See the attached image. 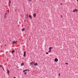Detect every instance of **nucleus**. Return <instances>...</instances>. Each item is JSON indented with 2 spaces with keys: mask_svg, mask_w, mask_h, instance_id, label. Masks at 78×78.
I'll return each mask as SVG.
<instances>
[{
  "mask_svg": "<svg viewBox=\"0 0 78 78\" xmlns=\"http://www.w3.org/2000/svg\"><path fill=\"white\" fill-rule=\"evenodd\" d=\"M60 5H62V3H61V4H60Z\"/></svg>",
  "mask_w": 78,
  "mask_h": 78,
  "instance_id": "a878e982",
  "label": "nucleus"
},
{
  "mask_svg": "<svg viewBox=\"0 0 78 78\" xmlns=\"http://www.w3.org/2000/svg\"><path fill=\"white\" fill-rule=\"evenodd\" d=\"M29 2H31V0H29Z\"/></svg>",
  "mask_w": 78,
  "mask_h": 78,
  "instance_id": "393cba45",
  "label": "nucleus"
},
{
  "mask_svg": "<svg viewBox=\"0 0 78 78\" xmlns=\"http://www.w3.org/2000/svg\"><path fill=\"white\" fill-rule=\"evenodd\" d=\"M13 78H16V77H14Z\"/></svg>",
  "mask_w": 78,
  "mask_h": 78,
  "instance_id": "2f4dec72",
  "label": "nucleus"
},
{
  "mask_svg": "<svg viewBox=\"0 0 78 78\" xmlns=\"http://www.w3.org/2000/svg\"><path fill=\"white\" fill-rule=\"evenodd\" d=\"M3 69V70H4V71H5V69H4V68H3V67L2 68Z\"/></svg>",
  "mask_w": 78,
  "mask_h": 78,
  "instance_id": "4be33fe9",
  "label": "nucleus"
},
{
  "mask_svg": "<svg viewBox=\"0 0 78 78\" xmlns=\"http://www.w3.org/2000/svg\"><path fill=\"white\" fill-rule=\"evenodd\" d=\"M58 75H59V76H60L61 75V74H60V73H59L58 74Z\"/></svg>",
  "mask_w": 78,
  "mask_h": 78,
  "instance_id": "412c9836",
  "label": "nucleus"
},
{
  "mask_svg": "<svg viewBox=\"0 0 78 78\" xmlns=\"http://www.w3.org/2000/svg\"><path fill=\"white\" fill-rule=\"evenodd\" d=\"M54 61L55 62H58V59L57 58H55L54 59Z\"/></svg>",
  "mask_w": 78,
  "mask_h": 78,
  "instance_id": "f03ea898",
  "label": "nucleus"
},
{
  "mask_svg": "<svg viewBox=\"0 0 78 78\" xmlns=\"http://www.w3.org/2000/svg\"><path fill=\"white\" fill-rule=\"evenodd\" d=\"M5 46H6V44H5Z\"/></svg>",
  "mask_w": 78,
  "mask_h": 78,
  "instance_id": "7c9ffc66",
  "label": "nucleus"
},
{
  "mask_svg": "<svg viewBox=\"0 0 78 78\" xmlns=\"http://www.w3.org/2000/svg\"><path fill=\"white\" fill-rule=\"evenodd\" d=\"M7 73H8V74H9V70H7Z\"/></svg>",
  "mask_w": 78,
  "mask_h": 78,
  "instance_id": "ddd939ff",
  "label": "nucleus"
},
{
  "mask_svg": "<svg viewBox=\"0 0 78 78\" xmlns=\"http://www.w3.org/2000/svg\"><path fill=\"white\" fill-rule=\"evenodd\" d=\"M6 16H4V18H5V19H6Z\"/></svg>",
  "mask_w": 78,
  "mask_h": 78,
  "instance_id": "aec40b11",
  "label": "nucleus"
},
{
  "mask_svg": "<svg viewBox=\"0 0 78 78\" xmlns=\"http://www.w3.org/2000/svg\"><path fill=\"white\" fill-rule=\"evenodd\" d=\"M33 16H34V17H36V14L34 13L33 14Z\"/></svg>",
  "mask_w": 78,
  "mask_h": 78,
  "instance_id": "423d86ee",
  "label": "nucleus"
},
{
  "mask_svg": "<svg viewBox=\"0 0 78 78\" xmlns=\"http://www.w3.org/2000/svg\"><path fill=\"white\" fill-rule=\"evenodd\" d=\"M78 11V10L76 9L73 10V12H76V11Z\"/></svg>",
  "mask_w": 78,
  "mask_h": 78,
  "instance_id": "0eeeda50",
  "label": "nucleus"
},
{
  "mask_svg": "<svg viewBox=\"0 0 78 78\" xmlns=\"http://www.w3.org/2000/svg\"><path fill=\"white\" fill-rule=\"evenodd\" d=\"M46 54L47 55V54H48V52H46Z\"/></svg>",
  "mask_w": 78,
  "mask_h": 78,
  "instance_id": "5701e85b",
  "label": "nucleus"
},
{
  "mask_svg": "<svg viewBox=\"0 0 78 78\" xmlns=\"http://www.w3.org/2000/svg\"><path fill=\"white\" fill-rule=\"evenodd\" d=\"M77 0V2H78V0Z\"/></svg>",
  "mask_w": 78,
  "mask_h": 78,
  "instance_id": "c756f323",
  "label": "nucleus"
},
{
  "mask_svg": "<svg viewBox=\"0 0 78 78\" xmlns=\"http://www.w3.org/2000/svg\"><path fill=\"white\" fill-rule=\"evenodd\" d=\"M28 15L27 14H26V16H27V17L28 16Z\"/></svg>",
  "mask_w": 78,
  "mask_h": 78,
  "instance_id": "b1692460",
  "label": "nucleus"
},
{
  "mask_svg": "<svg viewBox=\"0 0 78 78\" xmlns=\"http://www.w3.org/2000/svg\"><path fill=\"white\" fill-rule=\"evenodd\" d=\"M17 41H14L12 42V44H16V43H17Z\"/></svg>",
  "mask_w": 78,
  "mask_h": 78,
  "instance_id": "7ed1b4c3",
  "label": "nucleus"
},
{
  "mask_svg": "<svg viewBox=\"0 0 78 78\" xmlns=\"http://www.w3.org/2000/svg\"><path fill=\"white\" fill-rule=\"evenodd\" d=\"M24 65V63H22L21 64V66H23Z\"/></svg>",
  "mask_w": 78,
  "mask_h": 78,
  "instance_id": "9d476101",
  "label": "nucleus"
},
{
  "mask_svg": "<svg viewBox=\"0 0 78 78\" xmlns=\"http://www.w3.org/2000/svg\"><path fill=\"white\" fill-rule=\"evenodd\" d=\"M35 66H37V63H36L34 64Z\"/></svg>",
  "mask_w": 78,
  "mask_h": 78,
  "instance_id": "f8f14e48",
  "label": "nucleus"
},
{
  "mask_svg": "<svg viewBox=\"0 0 78 78\" xmlns=\"http://www.w3.org/2000/svg\"><path fill=\"white\" fill-rule=\"evenodd\" d=\"M10 4H11V1H10V0H9V6H10Z\"/></svg>",
  "mask_w": 78,
  "mask_h": 78,
  "instance_id": "1a4fd4ad",
  "label": "nucleus"
},
{
  "mask_svg": "<svg viewBox=\"0 0 78 78\" xmlns=\"http://www.w3.org/2000/svg\"><path fill=\"white\" fill-rule=\"evenodd\" d=\"M27 72H25L24 73V74H25V75H27Z\"/></svg>",
  "mask_w": 78,
  "mask_h": 78,
  "instance_id": "dca6fc26",
  "label": "nucleus"
},
{
  "mask_svg": "<svg viewBox=\"0 0 78 78\" xmlns=\"http://www.w3.org/2000/svg\"><path fill=\"white\" fill-rule=\"evenodd\" d=\"M0 67H2V68H3V67L2 66V65H0Z\"/></svg>",
  "mask_w": 78,
  "mask_h": 78,
  "instance_id": "6ab92c4d",
  "label": "nucleus"
},
{
  "mask_svg": "<svg viewBox=\"0 0 78 78\" xmlns=\"http://www.w3.org/2000/svg\"><path fill=\"white\" fill-rule=\"evenodd\" d=\"M25 56H26V51H25L24 52V55H23L24 57H25Z\"/></svg>",
  "mask_w": 78,
  "mask_h": 78,
  "instance_id": "20e7f679",
  "label": "nucleus"
},
{
  "mask_svg": "<svg viewBox=\"0 0 78 78\" xmlns=\"http://www.w3.org/2000/svg\"><path fill=\"white\" fill-rule=\"evenodd\" d=\"M61 17H62V16H61Z\"/></svg>",
  "mask_w": 78,
  "mask_h": 78,
  "instance_id": "cd10ccee",
  "label": "nucleus"
},
{
  "mask_svg": "<svg viewBox=\"0 0 78 78\" xmlns=\"http://www.w3.org/2000/svg\"><path fill=\"white\" fill-rule=\"evenodd\" d=\"M28 69H26L24 71H23V72H26V71H27Z\"/></svg>",
  "mask_w": 78,
  "mask_h": 78,
  "instance_id": "4468645a",
  "label": "nucleus"
},
{
  "mask_svg": "<svg viewBox=\"0 0 78 78\" xmlns=\"http://www.w3.org/2000/svg\"><path fill=\"white\" fill-rule=\"evenodd\" d=\"M14 51H15V50H13L12 51V53H14Z\"/></svg>",
  "mask_w": 78,
  "mask_h": 78,
  "instance_id": "2eb2a0df",
  "label": "nucleus"
},
{
  "mask_svg": "<svg viewBox=\"0 0 78 78\" xmlns=\"http://www.w3.org/2000/svg\"><path fill=\"white\" fill-rule=\"evenodd\" d=\"M34 64V62H32L30 63V65H33Z\"/></svg>",
  "mask_w": 78,
  "mask_h": 78,
  "instance_id": "39448f33",
  "label": "nucleus"
},
{
  "mask_svg": "<svg viewBox=\"0 0 78 78\" xmlns=\"http://www.w3.org/2000/svg\"><path fill=\"white\" fill-rule=\"evenodd\" d=\"M22 31H25V28H23L22 29Z\"/></svg>",
  "mask_w": 78,
  "mask_h": 78,
  "instance_id": "9b49d317",
  "label": "nucleus"
},
{
  "mask_svg": "<svg viewBox=\"0 0 78 78\" xmlns=\"http://www.w3.org/2000/svg\"><path fill=\"white\" fill-rule=\"evenodd\" d=\"M28 71L29 72L30 71V70H28V69H27Z\"/></svg>",
  "mask_w": 78,
  "mask_h": 78,
  "instance_id": "bb28decb",
  "label": "nucleus"
},
{
  "mask_svg": "<svg viewBox=\"0 0 78 78\" xmlns=\"http://www.w3.org/2000/svg\"><path fill=\"white\" fill-rule=\"evenodd\" d=\"M53 48V47H50L49 48V51H48V53H50L51 51V49Z\"/></svg>",
  "mask_w": 78,
  "mask_h": 78,
  "instance_id": "f257e3e1",
  "label": "nucleus"
},
{
  "mask_svg": "<svg viewBox=\"0 0 78 78\" xmlns=\"http://www.w3.org/2000/svg\"><path fill=\"white\" fill-rule=\"evenodd\" d=\"M29 18H30V19L32 18V17L31 16V15H30L29 16Z\"/></svg>",
  "mask_w": 78,
  "mask_h": 78,
  "instance_id": "6e6552de",
  "label": "nucleus"
},
{
  "mask_svg": "<svg viewBox=\"0 0 78 78\" xmlns=\"http://www.w3.org/2000/svg\"><path fill=\"white\" fill-rule=\"evenodd\" d=\"M66 64H67V65H68L69 64L68 63H65Z\"/></svg>",
  "mask_w": 78,
  "mask_h": 78,
  "instance_id": "a211bd4d",
  "label": "nucleus"
},
{
  "mask_svg": "<svg viewBox=\"0 0 78 78\" xmlns=\"http://www.w3.org/2000/svg\"><path fill=\"white\" fill-rule=\"evenodd\" d=\"M5 16H7V13H6L5 14Z\"/></svg>",
  "mask_w": 78,
  "mask_h": 78,
  "instance_id": "f3484780",
  "label": "nucleus"
},
{
  "mask_svg": "<svg viewBox=\"0 0 78 78\" xmlns=\"http://www.w3.org/2000/svg\"><path fill=\"white\" fill-rule=\"evenodd\" d=\"M9 10L8 11V12H9Z\"/></svg>",
  "mask_w": 78,
  "mask_h": 78,
  "instance_id": "c85d7f7f",
  "label": "nucleus"
}]
</instances>
